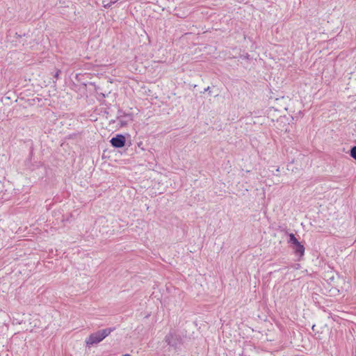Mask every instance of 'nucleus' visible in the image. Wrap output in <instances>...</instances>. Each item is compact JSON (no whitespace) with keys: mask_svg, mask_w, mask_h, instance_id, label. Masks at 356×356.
Here are the masks:
<instances>
[{"mask_svg":"<svg viewBox=\"0 0 356 356\" xmlns=\"http://www.w3.org/2000/svg\"><path fill=\"white\" fill-rule=\"evenodd\" d=\"M113 330L114 328L108 327L90 334L89 337L86 339L85 342L86 346L90 348L95 344L99 343L108 337Z\"/></svg>","mask_w":356,"mask_h":356,"instance_id":"nucleus-1","label":"nucleus"},{"mask_svg":"<svg viewBox=\"0 0 356 356\" xmlns=\"http://www.w3.org/2000/svg\"><path fill=\"white\" fill-rule=\"evenodd\" d=\"M164 341L168 346L177 348L180 344L181 339L175 332H170L165 335Z\"/></svg>","mask_w":356,"mask_h":356,"instance_id":"nucleus-2","label":"nucleus"},{"mask_svg":"<svg viewBox=\"0 0 356 356\" xmlns=\"http://www.w3.org/2000/svg\"><path fill=\"white\" fill-rule=\"evenodd\" d=\"M111 143L115 147H122L125 145V137L123 135L118 134L111 140Z\"/></svg>","mask_w":356,"mask_h":356,"instance_id":"nucleus-3","label":"nucleus"},{"mask_svg":"<svg viewBox=\"0 0 356 356\" xmlns=\"http://www.w3.org/2000/svg\"><path fill=\"white\" fill-rule=\"evenodd\" d=\"M293 249L296 254H298L300 257L304 255L305 247L300 242L293 245Z\"/></svg>","mask_w":356,"mask_h":356,"instance_id":"nucleus-4","label":"nucleus"},{"mask_svg":"<svg viewBox=\"0 0 356 356\" xmlns=\"http://www.w3.org/2000/svg\"><path fill=\"white\" fill-rule=\"evenodd\" d=\"M289 243H291L293 245H296V243H299L296 237L293 234H289Z\"/></svg>","mask_w":356,"mask_h":356,"instance_id":"nucleus-5","label":"nucleus"},{"mask_svg":"<svg viewBox=\"0 0 356 356\" xmlns=\"http://www.w3.org/2000/svg\"><path fill=\"white\" fill-rule=\"evenodd\" d=\"M116 2H117V1H111L110 2H108L107 3H104V1H103L102 2L103 7L104 8H108L111 7L113 4H115Z\"/></svg>","mask_w":356,"mask_h":356,"instance_id":"nucleus-6","label":"nucleus"},{"mask_svg":"<svg viewBox=\"0 0 356 356\" xmlns=\"http://www.w3.org/2000/svg\"><path fill=\"white\" fill-rule=\"evenodd\" d=\"M350 155L356 160V146H353L350 151Z\"/></svg>","mask_w":356,"mask_h":356,"instance_id":"nucleus-7","label":"nucleus"},{"mask_svg":"<svg viewBox=\"0 0 356 356\" xmlns=\"http://www.w3.org/2000/svg\"><path fill=\"white\" fill-rule=\"evenodd\" d=\"M104 221H105V218H100L98 219L97 222L103 223Z\"/></svg>","mask_w":356,"mask_h":356,"instance_id":"nucleus-8","label":"nucleus"},{"mask_svg":"<svg viewBox=\"0 0 356 356\" xmlns=\"http://www.w3.org/2000/svg\"><path fill=\"white\" fill-rule=\"evenodd\" d=\"M204 92H210V88L207 87V88H205L204 89Z\"/></svg>","mask_w":356,"mask_h":356,"instance_id":"nucleus-9","label":"nucleus"},{"mask_svg":"<svg viewBox=\"0 0 356 356\" xmlns=\"http://www.w3.org/2000/svg\"><path fill=\"white\" fill-rule=\"evenodd\" d=\"M122 356H131V355L129 354H125V355H124Z\"/></svg>","mask_w":356,"mask_h":356,"instance_id":"nucleus-10","label":"nucleus"}]
</instances>
